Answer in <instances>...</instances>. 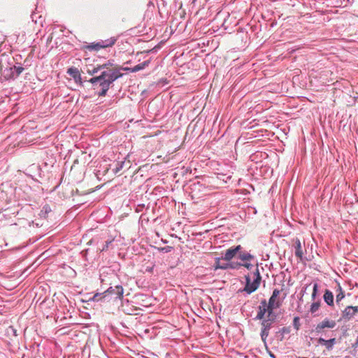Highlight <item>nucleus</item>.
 <instances>
[{"mask_svg": "<svg viewBox=\"0 0 358 358\" xmlns=\"http://www.w3.org/2000/svg\"><path fill=\"white\" fill-rule=\"evenodd\" d=\"M112 66L113 63L110 61H108L106 63L99 65V66L101 67V74L89 80V82L92 85L94 89L98 87H101V90L97 93L99 96H106L110 85L122 76L120 70L117 68H110V66Z\"/></svg>", "mask_w": 358, "mask_h": 358, "instance_id": "1", "label": "nucleus"}, {"mask_svg": "<svg viewBox=\"0 0 358 358\" xmlns=\"http://www.w3.org/2000/svg\"><path fill=\"white\" fill-rule=\"evenodd\" d=\"M253 282L250 281V277L249 275L245 277L247 284L245 286V292L248 294L255 292L259 287V283L261 282V275H259L258 268H256L255 272L253 273Z\"/></svg>", "mask_w": 358, "mask_h": 358, "instance_id": "2", "label": "nucleus"}, {"mask_svg": "<svg viewBox=\"0 0 358 358\" xmlns=\"http://www.w3.org/2000/svg\"><path fill=\"white\" fill-rule=\"evenodd\" d=\"M277 308L276 307H271L267 305V302L265 299L262 300L260 305L258 307L257 315H256V320H262L266 313H268V317L271 315L273 309Z\"/></svg>", "mask_w": 358, "mask_h": 358, "instance_id": "3", "label": "nucleus"}, {"mask_svg": "<svg viewBox=\"0 0 358 358\" xmlns=\"http://www.w3.org/2000/svg\"><path fill=\"white\" fill-rule=\"evenodd\" d=\"M103 293L108 297L110 296H113L115 300H121L122 294H124V289L121 285H116L114 287H110L108 288V289L103 292Z\"/></svg>", "mask_w": 358, "mask_h": 358, "instance_id": "4", "label": "nucleus"}, {"mask_svg": "<svg viewBox=\"0 0 358 358\" xmlns=\"http://www.w3.org/2000/svg\"><path fill=\"white\" fill-rule=\"evenodd\" d=\"M336 325L335 320L325 318L316 325L315 331L317 334L324 333L325 329H333Z\"/></svg>", "mask_w": 358, "mask_h": 358, "instance_id": "5", "label": "nucleus"}, {"mask_svg": "<svg viewBox=\"0 0 358 358\" xmlns=\"http://www.w3.org/2000/svg\"><path fill=\"white\" fill-rule=\"evenodd\" d=\"M358 313V307L348 306L345 308L344 310H342V315H341V320L343 321H350L353 319V317Z\"/></svg>", "mask_w": 358, "mask_h": 358, "instance_id": "6", "label": "nucleus"}, {"mask_svg": "<svg viewBox=\"0 0 358 358\" xmlns=\"http://www.w3.org/2000/svg\"><path fill=\"white\" fill-rule=\"evenodd\" d=\"M115 38H110L105 41H101L96 43H92L89 46V48L91 50H99L101 48L111 47L115 44Z\"/></svg>", "mask_w": 358, "mask_h": 358, "instance_id": "7", "label": "nucleus"}, {"mask_svg": "<svg viewBox=\"0 0 358 358\" xmlns=\"http://www.w3.org/2000/svg\"><path fill=\"white\" fill-rule=\"evenodd\" d=\"M280 289H274L273 292H272V295H271V298H269V300L268 302V306H269L271 307H274V308H280V301L278 299H277V298L280 295Z\"/></svg>", "mask_w": 358, "mask_h": 358, "instance_id": "8", "label": "nucleus"}, {"mask_svg": "<svg viewBox=\"0 0 358 358\" xmlns=\"http://www.w3.org/2000/svg\"><path fill=\"white\" fill-rule=\"evenodd\" d=\"M241 247L240 245H236L234 248H231L227 250L226 252H224V256L223 259L226 261H230L234 258L236 255H237L238 252L240 251Z\"/></svg>", "mask_w": 358, "mask_h": 358, "instance_id": "9", "label": "nucleus"}, {"mask_svg": "<svg viewBox=\"0 0 358 358\" xmlns=\"http://www.w3.org/2000/svg\"><path fill=\"white\" fill-rule=\"evenodd\" d=\"M67 73L71 76L77 84H82V77L79 70L76 67L69 68Z\"/></svg>", "mask_w": 358, "mask_h": 358, "instance_id": "10", "label": "nucleus"}, {"mask_svg": "<svg viewBox=\"0 0 358 358\" xmlns=\"http://www.w3.org/2000/svg\"><path fill=\"white\" fill-rule=\"evenodd\" d=\"M24 68L20 64L18 66L14 65L12 67L9 68L10 74L8 75L9 78H15L18 77L22 72L24 71Z\"/></svg>", "mask_w": 358, "mask_h": 358, "instance_id": "11", "label": "nucleus"}, {"mask_svg": "<svg viewBox=\"0 0 358 358\" xmlns=\"http://www.w3.org/2000/svg\"><path fill=\"white\" fill-rule=\"evenodd\" d=\"M150 63V60H146V61L143 62L142 63H140V64L134 66V67H131V68L127 67V68H124L123 69L124 71H127L131 73H136V72L143 70L145 67L148 66Z\"/></svg>", "mask_w": 358, "mask_h": 358, "instance_id": "12", "label": "nucleus"}, {"mask_svg": "<svg viewBox=\"0 0 358 358\" xmlns=\"http://www.w3.org/2000/svg\"><path fill=\"white\" fill-rule=\"evenodd\" d=\"M295 256L300 259H303V243H301L300 239H295Z\"/></svg>", "mask_w": 358, "mask_h": 358, "instance_id": "13", "label": "nucleus"}, {"mask_svg": "<svg viewBox=\"0 0 358 358\" xmlns=\"http://www.w3.org/2000/svg\"><path fill=\"white\" fill-rule=\"evenodd\" d=\"M228 268H235V266L233 263H221L220 259H216L215 264H214V269H223L226 270Z\"/></svg>", "mask_w": 358, "mask_h": 358, "instance_id": "14", "label": "nucleus"}, {"mask_svg": "<svg viewBox=\"0 0 358 358\" xmlns=\"http://www.w3.org/2000/svg\"><path fill=\"white\" fill-rule=\"evenodd\" d=\"M324 301L326 302L327 306L333 308L334 307V295L332 292L329 289H326L324 294Z\"/></svg>", "mask_w": 358, "mask_h": 358, "instance_id": "15", "label": "nucleus"}, {"mask_svg": "<svg viewBox=\"0 0 358 358\" xmlns=\"http://www.w3.org/2000/svg\"><path fill=\"white\" fill-rule=\"evenodd\" d=\"M318 343L320 345H323L326 346V348L327 349V350H331L333 345H335L336 340L334 338H333L331 339H329V340H324L322 338H319Z\"/></svg>", "mask_w": 358, "mask_h": 358, "instance_id": "16", "label": "nucleus"}, {"mask_svg": "<svg viewBox=\"0 0 358 358\" xmlns=\"http://www.w3.org/2000/svg\"><path fill=\"white\" fill-rule=\"evenodd\" d=\"M337 294H336V303L339 304L341 301H342L345 295H344V292L341 288L340 284H338L337 286Z\"/></svg>", "mask_w": 358, "mask_h": 358, "instance_id": "17", "label": "nucleus"}, {"mask_svg": "<svg viewBox=\"0 0 358 358\" xmlns=\"http://www.w3.org/2000/svg\"><path fill=\"white\" fill-rule=\"evenodd\" d=\"M108 296L105 295L103 293H97L94 295V296L92 297L91 299H90L92 301H101L106 299H107Z\"/></svg>", "mask_w": 358, "mask_h": 358, "instance_id": "18", "label": "nucleus"}, {"mask_svg": "<svg viewBox=\"0 0 358 358\" xmlns=\"http://www.w3.org/2000/svg\"><path fill=\"white\" fill-rule=\"evenodd\" d=\"M320 307V301H315L312 303L310 306V309H309V311H310V313L313 314L319 310Z\"/></svg>", "mask_w": 358, "mask_h": 358, "instance_id": "19", "label": "nucleus"}, {"mask_svg": "<svg viewBox=\"0 0 358 358\" xmlns=\"http://www.w3.org/2000/svg\"><path fill=\"white\" fill-rule=\"evenodd\" d=\"M50 212H51V209L50 208V206L46 205V206H43V208H42L41 214H39V215H41V217L47 218L48 214H49Z\"/></svg>", "mask_w": 358, "mask_h": 358, "instance_id": "20", "label": "nucleus"}, {"mask_svg": "<svg viewBox=\"0 0 358 358\" xmlns=\"http://www.w3.org/2000/svg\"><path fill=\"white\" fill-rule=\"evenodd\" d=\"M239 259L243 261H250L252 259V255L248 252H239Z\"/></svg>", "mask_w": 358, "mask_h": 358, "instance_id": "21", "label": "nucleus"}, {"mask_svg": "<svg viewBox=\"0 0 358 358\" xmlns=\"http://www.w3.org/2000/svg\"><path fill=\"white\" fill-rule=\"evenodd\" d=\"M272 320L270 319L263 320L262 321V329H270L271 327Z\"/></svg>", "mask_w": 358, "mask_h": 358, "instance_id": "22", "label": "nucleus"}, {"mask_svg": "<svg viewBox=\"0 0 358 358\" xmlns=\"http://www.w3.org/2000/svg\"><path fill=\"white\" fill-rule=\"evenodd\" d=\"M99 71H101V67H100L99 65H97L96 67H94L92 70L88 69L87 73L90 75L92 76L98 73Z\"/></svg>", "mask_w": 358, "mask_h": 358, "instance_id": "23", "label": "nucleus"}, {"mask_svg": "<svg viewBox=\"0 0 358 358\" xmlns=\"http://www.w3.org/2000/svg\"><path fill=\"white\" fill-rule=\"evenodd\" d=\"M317 294V284L315 283L313 285V291H312V294H311V300H313V301L315 300Z\"/></svg>", "mask_w": 358, "mask_h": 358, "instance_id": "24", "label": "nucleus"}, {"mask_svg": "<svg viewBox=\"0 0 358 358\" xmlns=\"http://www.w3.org/2000/svg\"><path fill=\"white\" fill-rule=\"evenodd\" d=\"M123 166H124V162H118L117 164H116V167H115V170H113V172H115V173H119V171H120L122 170Z\"/></svg>", "mask_w": 358, "mask_h": 358, "instance_id": "25", "label": "nucleus"}, {"mask_svg": "<svg viewBox=\"0 0 358 358\" xmlns=\"http://www.w3.org/2000/svg\"><path fill=\"white\" fill-rule=\"evenodd\" d=\"M268 331H269V329H262V331H261L262 340L265 341L266 339L267 336H268Z\"/></svg>", "mask_w": 358, "mask_h": 358, "instance_id": "26", "label": "nucleus"}, {"mask_svg": "<svg viewBox=\"0 0 358 358\" xmlns=\"http://www.w3.org/2000/svg\"><path fill=\"white\" fill-rule=\"evenodd\" d=\"M31 64V59L27 58L24 60L23 63L21 64L24 69L28 68Z\"/></svg>", "mask_w": 358, "mask_h": 358, "instance_id": "27", "label": "nucleus"}, {"mask_svg": "<svg viewBox=\"0 0 358 358\" xmlns=\"http://www.w3.org/2000/svg\"><path fill=\"white\" fill-rule=\"evenodd\" d=\"M113 240L112 239V240H110V241H106L105 245H103L102 248H100V251H104V250H108V245H110V243H113Z\"/></svg>", "mask_w": 358, "mask_h": 358, "instance_id": "28", "label": "nucleus"}, {"mask_svg": "<svg viewBox=\"0 0 358 358\" xmlns=\"http://www.w3.org/2000/svg\"><path fill=\"white\" fill-rule=\"evenodd\" d=\"M20 58H21V55H16L13 57V59H14V60H15V63H16L17 64H20V63L19 62V59H20Z\"/></svg>", "mask_w": 358, "mask_h": 358, "instance_id": "29", "label": "nucleus"}, {"mask_svg": "<svg viewBox=\"0 0 358 358\" xmlns=\"http://www.w3.org/2000/svg\"><path fill=\"white\" fill-rule=\"evenodd\" d=\"M31 17L33 21H35V22H37L36 20H35V18H34L35 14H32Z\"/></svg>", "mask_w": 358, "mask_h": 358, "instance_id": "30", "label": "nucleus"}, {"mask_svg": "<svg viewBox=\"0 0 358 358\" xmlns=\"http://www.w3.org/2000/svg\"><path fill=\"white\" fill-rule=\"evenodd\" d=\"M169 158H164V159H163V162H169Z\"/></svg>", "mask_w": 358, "mask_h": 358, "instance_id": "31", "label": "nucleus"}, {"mask_svg": "<svg viewBox=\"0 0 358 358\" xmlns=\"http://www.w3.org/2000/svg\"><path fill=\"white\" fill-rule=\"evenodd\" d=\"M160 133H161V131L158 130V131L155 133V135L159 134Z\"/></svg>", "mask_w": 358, "mask_h": 358, "instance_id": "32", "label": "nucleus"}, {"mask_svg": "<svg viewBox=\"0 0 358 358\" xmlns=\"http://www.w3.org/2000/svg\"><path fill=\"white\" fill-rule=\"evenodd\" d=\"M296 321H298V317H295V318H294V323H296Z\"/></svg>", "mask_w": 358, "mask_h": 358, "instance_id": "33", "label": "nucleus"}, {"mask_svg": "<svg viewBox=\"0 0 358 358\" xmlns=\"http://www.w3.org/2000/svg\"><path fill=\"white\" fill-rule=\"evenodd\" d=\"M356 344H357V345L358 344V336L357 337Z\"/></svg>", "mask_w": 358, "mask_h": 358, "instance_id": "34", "label": "nucleus"}, {"mask_svg": "<svg viewBox=\"0 0 358 358\" xmlns=\"http://www.w3.org/2000/svg\"><path fill=\"white\" fill-rule=\"evenodd\" d=\"M299 358H306V357H299Z\"/></svg>", "mask_w": 358, "mask_h": 358, "instance_id": "35", "label": "nucleus"}]
</instances>
